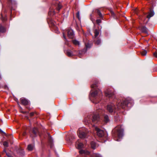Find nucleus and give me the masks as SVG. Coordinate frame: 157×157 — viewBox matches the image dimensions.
Here are the masks:
<instances>
[{"mask_svg":"<svg viewBox=\"0 0 157 157\" xmlns=\"http://www.w3.org/2000/svg\"><path fill=\"white\" fill-rule=\"evenodd\" d=\"M124 129L121 125L116 127L113 131V136L116 141H119L120 139L123 136Z\"/></svg>","mask_w":157,"mask_h":157,"instance_id":"f257e3e1","label":"nucleus"},{"mask_svg":"<svg viewBox=\"0 0 157 157\" xmlns=\"http://www.w3.org/2000/svg\"><path fill=\"white\" fill-rule=\"evenodd\" d=\"M121 103H118L117 105V107L116 108L113 104L111 103L109 104L107 106V110L110 113L113 112H115L116 111L118 110V109H120L121 107L123 108L124 105H121Z\"/></svg>","mask_w":157,"mask_h":157,"instance_id":"f03ea898","label":"nucleus"},{"mask_svg":"<svg viewBox=\"0 0 157 157\" xmlns=\"http://www.w3.org/2000/svg\"><path fill=\"white\" fill-rule=\"evenodd\" d=\"M78 136L80 138H84L87 134V132L85 128H80L78 130Z\"/></svg>","mask_w":157,"mask_h":157,"instance_id":"7ed1b4c3","label":"nucleus"},{"mask_svg":"<svg viewBox=\"0 0 157 157\" xmlns=\"http://www.w3.org/2000/svg\"><path fill=\"white\" fill-rule=\"evenodd\" d=\"M91 96L94 97L96 96L100 97L102 96V93L100 90H96L94 92L91 93Z\"/></svg>","mask_w":157,"mask_h":157,"instance_id":"20e7f679","label":"nucleus"},{"mask_svg":"<svg viewBox=\"0 0 157 157\" xmlns=\"http://www.w3.org/2000/svg\"><path fill=\"white\" fill-rule=\"evenodd\" d=\"M95 130L96 131V133L99 137H102L104 135V132L103 131L101 130L97 127L95 128Z\"/></svg>","mask_w":157,"mask_h":157,"instance_id":"39448f33","label":"nucleus"},{"mask_svg":"<svg viewBox=\"0 0 157 157\" xmlns=\"http://www.w3.org/2000/svg\"><path fill=\"white\" fill-rule=\"evenodd\" d=\"M106 96L109 98L113 97L114 95V93L109 89H108L105 92Z\"/></svg>","mask_w":157,"mask_h":157,"instance_id":"423d86ee","label":"nucleus"},{"mask_svg":"<svg viewBox=\"0 0 157 157\" xmlns=\"http://www.w3.org/2000/svg\"><path fill=\"white\" fill-rule=\"evenodd\" d=\"M67 31V32L68 36L70 38H73L74 36L73 30L70 29H68Z\"/></svg>","mask_w":157,"mask_h":157,"instance_id":"0eeeda50","label":"nucleus"},{"mask_svg":"<svg viewBox=\"0 0 157 157\" xmlns=\"http://www.w3.org/2000/svg\"><path fill=\"white\" fill-rule=\"evenodd\" d=\"M100 120L99 115H94L92 119V121L94 122H97Z\"/></svg>","mask_w":157,"mask_h":157,"instance_id":"6e6552de","label":"nucleus"},{"mask_svg":"<svg viewBox=\"0 0 157 157\" xmlns=\"http://www.w3.org/2000/svg\"><path fill=\"white\" fill-rule=\"evenodd\" d=\"M20 101L21 103L24 105H28L29 102V101L25 98H21L20 99Z\"/></svg>","mask_w":157,"mask_h":157,"instance_id":"1a4fd4ad","label":"nucleus"},{"mask_svg":"<svg viewBox=\"0 0 157 157\" xmlns=\"http://www.w3.org/2000/svg\"><path fill=\"white\" fill-rule=\"evenodd\" d=\"M76 146L78 149H80L83 147V144L82 143L77 142Z\"/></svg>","mask_w":157,"mask_h":157,"instance_id":"9d476101","label":"nucleus"},{"mask_svg":"<svg viewBox=\"0 0 157 157\" xmlns=\"http://www.w3.org/2000/svg\"><path fill=\"white\" fill-rule=\"evenodd\" d=\"M66 53L67 55L68 56L70 57L72 56L73 55V53L70 50H67L66 52Z\"/></svg>","mask_w":157,"mask_h":157,"instance_id":"9b49d317","label":"nucleus"},{"mask_svg":"<svg viewBox=\"0 0 157 157\" xmlns=\"http://www.w3.org/2000/svg\"><path fill=\"white\" fill-rule=\"evenodd\" d=\"M79 152L80 154H85L86 155H88L89 154V152L83 150H81L79 151Z\"/></svg>","mask_w":157,"mask_h":157,"instance_id":"f8f14e48","label":"nucleus"},{"mask_svg":"<svg viewBox=\"0 0 157 157\" xmlns=\"http://www.w3.org/2000/svg\"><path fill=\"white\" fill-rule=\"evenodd\" d=\"M98 82H95L94 83L91 85V88L94 89H96L98 86Z\"/></svg>","mask_w":157,"mask_h":157,"instance_id":"ddd939ff","label":"nucleus"},{"mask_svg":"<svg viewBox=\"0 0 157 157\" xmlns=\"http://www.w3.org/2000/svg\"><path fill=\"white\" fill-rule=\"evenodd\" d=\"M1 15L2 16L1 19L2 21L3 22L6 21L7 20V17L6 15L4 14L3 15L2 14H1Z\"/></svg>","mask_w":157,"mask_h":157,"instance_id":"4468645a","label":"nucleus"},{"mask_svg":"<svg viewBox=\"0 0 157 157\" xmlns=\"http://www.w3.org/2000/svg\"><path fill=\"white\" fill-rule=\"evenodd\" d=\"M141 30L143 33H147V30L146 27L144 26L141 27Z\"/></svg>","mask_w":157,"mask_h":157,"instance_id":"2eb2a0df","label":"nucleus"},{"mask_svg":"<svg viewBox=\"0 0 157 157\" xmlns=\"http://www.w3.org/2000/svg\"><path fill=\"white\" fill-rule=\"evenodd\" d=\"M91 145L92 148L95 149L96 147L97 144L94 142L92 141L91 143Z\"/></svg>","mask_w":157,"mask_h":157,"instance_id":"dca6fc26","label":"nucleus"},{"mask_svg":"<svg viewBox=\"0 0 157 157\" xmlns=\"http://www.w3.org/2000/svg\"><path fill=\"white\" fill-rule=\"evenodd\" d=\"M34 147V146L33 145H32L31 144H29L28 145V149L29 151H32Z\"/></svg>","mask_w":157,"mask_h":157,"instance_id":"f3484780","label":"nucleus"},{"mask_svg":"<svg viewBox=\"0 0 157 157\" xmlns=\"http://www.w3.org/2000/svg\"><path fill=\"white\" fill-rule=\"evenodd\" d=\"M94 33L95 37H96L99 34V30L97 29H95L94 30Z\"/></svg>","mask_w":157,"mask_h":157,"instance_id":"a211bd4d","label":"nucleus"},{"mask_svg":"<svg viewBox=\"0 0 157 157\" xmlns=\"http://www.w3.org/2000/svg\"><path fill=\"white\" fill-rule=\"evenodd\" d=\"M95 43L96 44L99 45L101 43V40L99 39H97V40L95 41Z\"/></svg>","mask_w":157,"mask_h":157,"instance_id":"6ab92c4d","label":"nucleus"},{"mask_svg":"<svg viewBox=\"0 0 157 157\" xmlns=\"http://www.w3.org/2000/svg\"><path fill=\"white\" fill-rule=\"evenodd\" d=\"M154 13L153 12H151L149 14L147 15V17L149 19L151 17H152L154 15Z\"/></svg>","mask_w":157,"mask_h":157,"instance_id":"aec40b11","label":"nucleus"},{"mask_svg":"<svg viewBox=\"0 0 157 157\" xmlns=\"http://www.w3.org/2000/svg\"><path fill=\"white\" fill-rule=\"evenodd\" d=\"M73 43L75 45H79V42L76 40H74L72 41Z\"/></svg>","mask_w":157,"mask_h":157,"instance_id":"412c9836","label":"nucleus"},{"mask_svg":"<svg viewBox=\"0 0 157 157\" xmlns=\"http://www.w3.org/2000/svg\"><path fill=\"white\" fill-rule=\"evenodd\" d=\"M33 132L35 136H36L38 132L37 129L36 128H34L33 129Z\"/></svg>","mask_w":157,"mask_h":157,"instance_id":"4be33fe9","label":"nucleus"},{"mask_svg":"<svg viewBox=\"0 0 157 157\" xmlns=\"http://www.w3.org/2000/svg\"><path fill=\"white\" fill-rule=\"evenodd\" d=\"M6 31V29L5 28L1 26L0 27V32L1 33H4Z\"/></svg>","mask_w":157,"mask_h":157,"instance_id":"5701e85b","label":"nucleus"},{"mask_svg":"<svg viewBox=\"0 0 157 157\" xmlns=\"http://www.w3.org/2000/svg\"><path fill=\"white\" fill-rule=\"evenodd\" d=\"M109 117L107 115H105L104 116V121L105 122L107 123L109 121Z\"/></svg>","mask_w":157,"mask_h":157,"instance_id":"b1692460","label":"nucleus"},{"mask_svg":"<svg viewBox=\"0 0 157 157\" xmlns=\"http://www.w3.org/2000/svg\"><path fill=\"white\" fill-rule=\"evenodd\" d=\"M55 14L54 11L53 10H51L48 12V14L49 15H53Z\"/></svg>","mask_w":157,"mask_h":157,"instance_id":"393cba45","label":"nucleus"},{"mask_svg":"<svg viewBox=\"0 0 157 157\" xmlns=\"http://www.w3.org/2000/svg\"><path fill=\"white\" fill-rule=\"evenodd\" d=\"M147 52L145 50H143L141 52V55L143 56H146L147 54Z\"/></svg>","mask_w":157,"mask_h":157,"instance_id":"a878e982","label":"nucleus"},{"mask_svg":"<svg viewBox=\"0 0 157 157\" xmlns=\"http://www.w3.org/2000/svg\"><path fill=\"white\" fill-rule=\"evenodd\" d=\"M85 45L86 48H90L92 46V44H89V43H86Z\"/></svg>","mask_w":157,"mask_h":157,"instance_id":"bb28decb","label":"nucleus"},{"mask_svg":"<svg viewBox=\"0 0 157 157\" xmlns=\"http://www.w3.org/2000/svg\"><path fill=\"white\" fill-rule=\"evenodd\" d=\"M93 156L94 157H101V156L99 154L97 153H94L93 154Z\"/></svg>","mask_w":157,"mask_h":157,"instance_id":"cd10ccee","label":"nucleus"},{"mask_svg":"<svg viewBox=\"0 0 157 157\" xmlns=\"http://www.w3.org/2000/svg\"><path fill=\"white\" fill-rule=\"evenodd\" d=\"M97 12L100 17H102V14L101 13L100 11L98 10H97Z\"/></svg>","mask_w":157,"mask_h":157,"instance_id":"c85d7f7f","label":"nucleus"},{"mask_svg":"<svg viewBox=\"0 0 157 157\" xmlns=\"http://www.w3.org/2000/svg\"><path fill=\"white\" fill-rule=\"evenodd\" d=\"M8 143L6 141H5L3 143V145L6 147H8Z\"/></svg>","mask_w":157,"mask_h":157,"instance_id":"c756f323","label":"nucleus"},{"mask_svg":"<svg viewBox=\"0 0 157 157\" xmlns=\"http://www.w3.org/2000/svg\"><path fill=\"white\" fill-rule=\"evenodd\" d=\"M62 6L60 4L58 5V7L57 8V10L59 11L62 8Z\"/></svg>","mask_w":157,"mask_h":157,"instance_id":"7c9ffc66","label":"nucleus"},{"mask_svg":"<svg viewBox=\"0 0 157 157\" xmlns=\"http://www.w3.org/2000/svg\"><path fill=\"white\" fill-rule=\"evenodd\" d=\"M103 112V110L101 109H99L97 111V112L99 114H101V113H102Z\"/></svg>","mask_w":157,"mask_h":157,"instance_id":"2f4dec72","label":"nucleus"},{"mask_svg":"<svg viewBox=\"0 0 157 157\" xmlns=\"http://www.w3.org/2000/svg\"><path fill=\"white\" fill-rule=\"evenodd\" d=\"M134 11L135 13L137 14H138V10L136 8L134 9Z\"/></svg>","mask_w":157,"mask_h":157,"instance_id":"473e14b6","label":"nucleus"},{"mask_svg":"<svg viewBox=\"0 0 157 157\" xmlns=\"http://www.w3.org/2000/svg\"><path fill=\"white\" fill-rule=\"evenodd\" d=\"M77 17L78 18V19H79L80 18V14L79 12H78L76 14Z\"/></svg>","mask_w":157,"mask_h":157,"instance_id":"72a5a7b5","label":"nucleus"},{"mask_svg":"<svg viewBox=\"0 0 157 157\" xmlns=\"http://www.w3.org/2000/svg\"><path fill=\"white\" fill-rule=\"evenodd\" d=\"M101 22V20L100 19H98L96 20V22L98 24H99V23H100Z\"/></svg>","mask_w":157,"mask_h":157,"instance_id":"f704fd0d","label":"nucleus"},{"mask_svg":"<svg viewBox=\"0 0 157 157\" xmlns=\"http://www.w3.org/2000/svg\"><path fill=\"white\" fill-rule=\"evenodd\" d=\"M111 14H112V16H113V17H114V13L113 11H111Z\"/></svg>","mask_w":157,"mask_h":157,"instance_id":"c9c22d12","label":"nucleus"},{"mask_svg":"<svg viewBox=\"0 0 157 157\" xmlns=\"http://www.w3.org/2000/svg\"><path fill=\"white\" fill-rule=\"evenodd\" d=\"M63 37L64 38L66 39V37L65 36V34L64 32H63Z\"/></svg>","mask_w":157,"mask_h":157,"instance_id":"e433bc0d","label":"nucleus"},{"mask_svg":"<svg viewBox=\"0 0 157 157\" xmlns=\"http://www.w3.org/2000/svg\"><path fill=\"white\" fill-rule=\"evenodd\" d=\"M154 55L156 57H157V52H155L154 53Z\"/></svg>","mask_w":157,"mask_h":157,"instance_id":"4c0bfd02","label":"nucleus"},{"mask_svg":"<svg viewBox=\"0 0 157 157\" xmlns=\"http://www.w3.org/2000/svg\"><path fill=\"white\" fill-rule=\"evenodd\" d=\"M34 114V113H33V112L31 113H30V116H33V115Z\"/></svg>","mask_w":157,"mask_h":157,"instance_id":"58836bf2","label":"nucleus"},{"mask_svg":"<svg viewBox=\"0 0 157 157\" xmlns=\"http://www.w3.org/2000/svg\"><path fill=\"white\" fill-rule=\"evenodd\" d=\"M4 88L6 89H8V87L6 85L5 86Z\"/></svg>","mask_w":157,"mask_h":157,"instance_id":"ea45409f","label":"nucleus"},{"mask_svg":"<svg viewBox=\"0 0 157 157\" xmlns=\"http://www.w3.org/2000/svg\"><path fill=\"white\" fill-rule=\"evenodd\" d=\"M6 155H7L9 157H10V156L8 154H7V153H6Z\"/></svg>","mask_w":157,"mask_h":157,"instance_id":"a19ab883","label":"nucleus"},{"mask_svg":"<svg viewBox=\"0 0 157 157\" xmlns=\"http://www.w3.org/2000/svg\"><path fill=\"white\" fill-rule=\"evenodd\" d=\"M26 134V132H24L23 134V136H25V135Z\"/></svg>","mask_w":157,"mask_h":157,"instance_id":"79ce46f5","label":"nucleus"},{"mask_svg":"<svg viewBox=\"0 0 157 157\" xmlns=\"http://www.w3.org/2000/svg\"><path fill=\"white\" fill-rule=\"evenodd\" d=\"M86 121H87V122H88V121L87 120H86Z\"/></svg>","mask_w":157,"mask_h":157,"instance_id":"37998d69","label":"nucleus"},{"mask_svg":"<svg viewBox=\"0 0 157 157\" xmlns=\"http://www.w3.org/2000/svg\"><path fill=\"white\" fill-rule=\"evenodd\" d=\"M86 121H87V122H88V121L87 120H86Z\"/></svg>","mask_w":157,"mask_h":157,"instance_id":"c03bdc74","label":"nucleus"},{"mask_svg":"<svg viewBox=\"0 0 157 157\" xmlns=\"http://www.w3.org/2000/svg\"><path fill=\"white\" fill-rule=\"evenodd\" d=\"M86 121H87V122H88V121L87 120H86Z\"/></svg>","mask_w":157,"mask_h":157,"instance_id":"a18cd8bd","label":"nucleus"},{"mask_svg":"<svg viewBox=\"0 0 157 157\" xmlns=\"http://www.w3.org/2000/svg\"><path fill=\"white\" fill-rule=\"evenodd\" d=\"M128 104L129 103V102H128Z\"/></svg>","mask_w":157,"mask_h":157,"instance_id":"49530a36","label":"nucleus"}]
</instances>
